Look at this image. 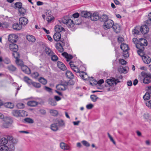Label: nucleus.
I'll return each mask as SVG.
<instances>
[{"instance_id": "54", "label": "nucleus", "mask_w": 151, "mask_h": 151, "mask_svg": "<svg viewBox=\"0 0 151 151\" xmlns=\"http://www.w3.org/2000/svg\"><path fill=\"white\" fill-rule=\"evenodd\" d=\"M17 106L19 109H22L24 108V106L22 103H19L17 105Z\"/></svg>"}, {"instance_id": "30", "label": "nucleus", "mask_w": 151, "mask_h": 151, "mask_svg": "<svg viewBox=\"0 0 151 151\" xmlns=\"http://www.w3.org/2000/svg\"><path fill=\"white\" fill-rule=\"evenodd\" d=\"M8 140L6 137H3L1 138L0 140V144L1 145H6L8 142Z\"/></svg>"}, {"instance_id": "10", "label": "nucleus", "mask_w": 151, "mask_h": 151, "mask_svg": "<svg viewBox=\"0 0 151 151\" xmlns=\"http://www.w3.org/2000/svg\"><path fill=\"white\" fill-rule=\"evenodd\" d=\"M17 36L16 35L11 34L9 35L8 40L10 42L14 43L17 42Z\"/></svg>"}, {"instance_id": "29", "label": "nucleus", "mask_w": 151, "mask_h": 151, "mask_svg": "<svg viewBox=\"0 0 151 151\" xmlns=\"http://www.w3.org/2000/svg\"><path fill=\"white\" fill-rule=\"evenodd\" d=\"M121 48L123 50L128 51L129 47L128 45L125 43H122L121 45Z\"/></svg>"}, {"instance_id": "3", "label": "nucleus", "mask_w": 151, "mask_h": 151, "mask_svg": "<svg viewBox=\"0 0 151 151\" xmlns=\"http://www.w3.org/2000/svg\"><path fill=\"white\" fill-rule=\"evenodd\" d=\"M72 69L75 72L80 73V75L83 79L86 80L88 79L89 77L87 74L83 71L80 72V69L77 66H75Z\"/></svg>"}, {"instance_id": "23", "label": "nucleus", "mask_w": 151, "mask_h": 151, "mask_svg": "<svg viewBox=\"0 0 151 151\" xmlns=\"http://www.w3.org/2000/svg\"><path fill=\"white\" fill-rule=\"evenodd\" d=\"M50 129L52 131L55 132L58 130L59 127L55 122L54 123H53L51 125Z\"/></svg>"}, {"instance_id": "43", "label": "nucleus", "mask_w": 151, "mask_h": 151, "mask_svg": "<svg viewBox=\"0 0 151 151\" xmlns=\"http://www.w3.org/2000/svg\"><path fill=\"white\" fill-rule=\"evenodd\" d=\"M50 113L51 115L54 116H57L58 114V111L57 110L54 109L50 110Z\"/></svg>"}, {"instance_id": "8", "label": "nucleus", "mask_w": 151, "mask_h": 151, "mask_svg": "<svg viewBox=\"0 0 151 151\" xmlns=\"http://www.w3.org/2000/svg\"><path fill=\"white\" fill-rule=\"evenodd\" d=\"M114 22L112 20L109 19L104 22V28L106 29L112 27L114 25Z\"/></svg>"}, {"instance_id": "33", "label": "nucleus", "mask_w": 151, "mask_h": 151, "mask_svg": "<svg viewBox=\"0 0 151 151\" xmlns=\"http://www.w3.org/2000/svg\"><path fill=\"white\" fill-rule=\"evenodd\" d=\"M48 103L51 105L55 106L57 105V103L55 100L52 98H50L48 100Z\"/></svg>"}, {"instance_id": "58", "label": "nucleus", "mask_w": 151, "mask_h": 151, "mask_svg": "<svg viewBox=\"0 0 151 151\" xmlns=\"http://www.w3.org/2000/svg\"><path fill=\"white\" fill-rule=\"evenodd\" d=\"M139 31L136 28L134 29L132 31V34L134 35H138L139 33Z\"/></svg>"}, {"instance_id": "35", "label": "nucleus", "mask_w": 151, "mask_h": 151, "mask_svg": "<svg viewBox=\"0 0 151 151\" xmlns=\"http://www.w3.org/2000/svg\"><path fill=\"white\" fill-rule=\"evenodd\" d=\"M65 74L66 76L70 79H72L74 77L73 73L71 71L69 70L66 71Z\"/></svg>"}, {"instance_id": "7", "label": "nucleus", "mask_w": 151, "mask_h": 151, "mask_svg": "<svg viewBox=\"0 0 151 151\" xmlns=\"http://www.w3.org/2000/svg\"><path fill=\"white\" fill-rule=\"evenodd\" d=\"M106 81L108 85L111 86L114 84L116 85L118 83L120 82L118 79L114 78H112L110 79H107Z\"/></svg>"}, {"instance_id": "2", "label": "nucleus", "mask_w": 151, "mask_h": 151, "mask_svg": "<svg viewBox=\"0 0 151 151\" xmlns=\"http://www.w3.org/2000/svg\"><path fill=\"white\" fill-rule=\"evenodd\" d=\"M140 42L137 43L135 46L136 47L139 49V50H144V46H146L147 45V41L144 39H140Z\"/></svg>"}, {"instance_id": "13", "label": "nucleus", "mask_w": 151, "mask_h": 151, "mask_svg": "<svg viewBox=\"0 0 151 151\" xmlns=\"http://www.w3.org/2000/svg\"><path fill=\"white\" fill-rule=\"evenodd\" d=\"M90 18L92 21H96L99 18V17L98 12H95L92 14L91 13Z\"/></svg>"}, {"instance_id": "11", "label": "nucleus", "mask_w": 151, "mask_h": 151, "mask_svg": "<svg viewBox=\"0 0 151 151\" xmlns=\"http://www.w3.org/2000/svg\"><path fill=\"white\" fill-rule=\"evenodd\" d=\"M63 23L66 24L68 27H72L74 25L73 21L70 19H65L63 21Z\"/></svg>"}, {"instance_id": "36", "label": "nucleus", "mask_w": 151, "mask_h": 151, "mask_svg": "<svg viewBox=\"0 0 151 151\" xmlns=\"http://www.w3.org/2000/svg\"><path fill=\"white\" fill-rule=\"evenodd\" d=\"M9 149V147L6 145H1L0 146V150L1 151H8Z\"/></svg>"}, {"instance_id": "19", "label": "nucleus", "mask_w": 151, "mask_h": 151, "mask_svg": "<svg viewBox=\"0 0 151 151\" xmlns=\"http://www.w3.org/2000/svg\"><path fill=\"white\" fill-rule=\"evenodd\" d=\"M57 65L58 67L62 70H65L66 69V67L62 62L60 61L58 62Z\"/></svg>"}, {"instance_id": "47", "label": "nucleus", "mask_w": 151, "mask_h": 151, "mask_svg": "<svg viewBox=\"0 0 151 151\" xmlns=\"http://www.w3.org/2000/svg\"><path fill=\"white\" fill-rule=\"evenodd\" d=\"M39 81L40 83H42L43 84L45 85L47 83L46 80L45 78H40L39 79Z\"/></svg>"}, {"instance_id": "9", "label": "nucleus", "mask_w": 151, "mask_h": 151, "mask_svg": "<svg viewBox=\"0 0 151 151\" xmlns=\"http://www.w3.org/2000/svg\"><path fill=\"white\" fill-rule=\"evenodd\" d=\"M25 112L24 110H14L12 111V114L14 116H24L23 114Z\"/></svg>"}, {"instance_id": "51", "label": "nucleus", "mask_w": 151, "mask_h": 151, "mask_svg": "<svg viewBox=\"0 0 151 151\" xmlns=\"http://www.w3.org/2000/svg\"><path fill=\"white\" fill-rule=\"evenodd\" d=\"M53 18V17L51 15L47 16V17L46 20L48 22H50L52 21Z\"/></svg>"}, {"instance_id": "46", "label": "nucleus", "mask_w": 151, "mask_h": 151, "mask_svg": "<svg viewBox=\"0 0 151 151\" xmlns=\"http://www.w3.org/2000/svg\"><path fill=\"white\" fill-rule=\"evenodd\" d=\"M31 84L37 88H39L41 87L40 84L39 83L36 82H32Z\"/></svg>"}, {"instance_id": "1", "label": "nucleus", "mask_w": 151, "mask_h": 151, "mask_svg": "<svg viewBox=\"0 0 151 151\" xmlns=\"http://www.w3.org/2000/svg\"><path fill=\"white\" fill-rule=\"evenodd\" d=\"M8 140V146L9 149L12 150H14L15 149L14 145L16 144L17 142V140L14 138L12 136L7 135L6 136Z\"/></svg>"}, {"instance_id": "45", "label": "nucleus", "mask_w": 151, "mask_h": 151, "mask_svg": "<svg viewBox=\"0 0 151 151\" xmlns=\"http://www.w3.org/2000/svg\"><path fill=\"white\" fill-rule=\"evenodd\" d=\"M14 5L17 8H18V9L22 7V4L20 2H18L14 4Z\"/></svg>"}, {"instance_id": "37", "label": "nucleus", "mask_w": 151, "mask_h": 151, "mask_svg": "<svg viewBox=\"0 0 151 151\" xmlns=\"http://www.w3.org/2000/svg\"><path fill=\"white\" fill-rule=\"evenodd\" d=\"M46 53L49 56H50L53 54V52L49 48L46 47L45 49Z\"/></svg>"}, {"instance_id": "63", "label": "nucleus", "mask_w": 151, "mask_h": 151, "mask_svg": "<svg viewBox=\"0 0 151 151\" xmlns=\"http://www.w3.org/2000/svg\"><path fill=\"white\" fill-rule=\"evenodd\" d=\"M79 16V14L78 13H75L73 14V17L74 18H77Z\"/></svg>"}, {"instance_id": "26", "label": "nucleus", "mask_w": 151, "mask_h": 151, "mask_svg": "<svg viewBox=\"0 0 151 151\" xmlns=\"http://www.w3.org/2000/svg\"><path fill=\"white\" fill-rule=\"evenodd\" d=\"M61 38V34L60 33L56 32L54 34L53 36V38L55 41H59Z\"/></svg>"}, {"instance_id": "22", "label": "nucleus", "mask_w": 151, "mask_h": 151, "mask_svg": "<svg viewBox=\"0 0 151 151\" xmlns=\"http://www.w3.org/2000/svg\"><path fill=\"white\" fill-rule=\"evenodd\" d=\"M55 31H56V32H58L60 33V32L62 31H65L64 29L60 25H58L56 26L55 27Z\"/></svg>"}, {"instance_id": "56", "label": "nucleus", "mask_w": 151, "mask_h": 151, "mask_svg": "<svg viewBox=\"0 0 151 151\" xmlns=\"http://www.w3.org/2000/svg\"><path fill=\"white\" fill-rule=\"evenodd\" d=\"M82 142L83 144L86 147H88L90 146V144L86 141L83 140Z\"/></svg>"}, {"instance_id": "57", "label": "nucleus", "mask_w": 151, "mask_h": 151, "mask_svg": "<svg viewBox=\"0 0 151 151\" xmlns=\"http://www.w3.org/2000/svg\"><path fill=\"white\" fill-rule=\"evenodd\" d=\"M119 62L122 65H124L126 64V62L123 59H119Z\"/></svg>"}, {"instance_id": "42", "label": "nucleus", "mask_w": 151, "mask_h": 151, "mask_svg": "<svg viewBox=\"0 0 151 151\" xmlns=\"http://www.w3.org/2000/svg\"><path fill=\"white\" fill-rule=\"evenodd\" d=\"M150 95L149 93L147 92L143 96V98L145 100H149L150 98Z\"/></svg>"}, {"instance_id": "60", "label": "nucleus", "mask_w": 151, "mask_h": 151, "mask_svg": "<svg viewBox=\"0 0 151 151\" xmlns=\"http://www.w3.org/2000/svg\"><path fill=\"white\" fill-rule=\"evenodd\" d=\"M45 14L47 16H50L51 15V11L50 10H47L45 11Z\"/></svg>"}, {"instance_id": "17", "label": "nucleus", "mask_w": 151, "mask_h": 151, "mask_svg": "<svg viewBox=\"0 0 151 151\" xmlns=\"http://www.w3.org/2000/svg\"><path fill=\"white\" fill-rule=\"evenodd\" d=\"M112 27L116 33L120 32L121 30L120 26L117 23H114V25H113Z\"/></svg>"}, {"instance_id": "31", "label": "nucleus", "mask_w": 151, "mask_h": 151, "mask_svg": "<svg viewBox=\"0 0 151 151\" xmlns=\"http://www.w3.org/2000/svg\"><path fill=\"white\" fill-rule=\"evenodd\" d=\"M12 27L14 29L19 30L22 28V26L19 25L18 23H14L13 24Z\"/></svg>"}, {"instance_id": "18", "label": "nucleus", "mask_w": 151, "mask_h": 151, "mask_svg": "<svg viewBox=\"0 0 151 151\" xmlns=\"http://www.w3.org/2000/svg\"><path fill=\"white\" fill-rule=\"evenodd\" d=\"M141 32L143 34H147L149 31V29L146 25L142 26L140 28Z\"/></svg>"}, {"instance_id": "59", "label": "nucleus", "mask_w": 151, "mask_h": 151, "mask_svg": "<svg viewBox=\"0 0 151 151\" xmlns=\"http://www.w3.org/2000/svg\"><path fill=\"white\" fill-rule=\"evenodd\" d=\"M39 76V73L37 72H34L32 74V76L35 78H37Z\"/></svg>"}, {"instance_id": "55", "label": "nucleus", "mask_w": 151, "mask_h": 151, "mask_svg": "<svg viewBox=\"0 0 151 151\" xmlns=\"http://www.w3.org/2000/svg\"><path fill=\"white\" fill-rule=\"evenodd\" d=\"M123 55L125 57H129V54L128 51L124 50L123 51Z\"/></svg>"}, {"instance_id": "4", "label": "nucleus", "mask_w": 151, "mask_h": 151, "mask_svg": "<svg viewBox=\"0 0 151 151\" xmlns=\"http://www.w3.org/2000/svg\"><path fill=\"white\" fill-rule=\"evenodd\" d=\"M9 47L10 50L14 52L12 53L13 55L15 58H17L18 57L16 56V55H19V53L17 52L18 49L17 45L14 43H12L9 45Z\"/></svg>"}, {"instance_id": "62", "label": "nucleus", "mask_w": 151, "mask_h": 151, "mask_svg": "<svg viewBox=\"0 0 151 151\" xmlns=\"http://www.w3.org/2000/svg\"><path fill=\"white\" fill-rule=\"evenodd\" d=\"M93 107V105L92 104H90L86 106V108L88 109H91Z\"/></svg>"}, {"instance_id": "28", "label": "nucleus", "mask_w": 151, "mask_h": 151, "mask_svg": "<svg viewBox=\"0 0 151 151\" xmlns=\"http://www.w3.org/2000/svg\"><path fill=\"white\" fill-rule=\"evenodd\" d=\"M142 59L144 63H149L151 61V59L147 56L143 57Z\"/></svg>"}, {"instance_id": "34", "label": "nucleus", "mask_w": 151, "mask_h": 151, "mask_svg": "<svg viewBox=\"0 0 151 151\" xmlns=\"http://www.w3.org/2000/svg\"><path fill=\"white\" fill-rule=\"evenodd\" d=\"M4 106L10 109H12L14 106V104L11 102L6 103L4 104Z\"/></svg>"}, {"instance_id": "44", "label": "nucleus", "mask_w": 151, "mask_h": 151, "mask_svg": "<svg viewBox=\"0 0 151 151\" xmlns=\"http://www.w3.org/2000/svg\"><path fill=\"white\" fill-rule=\"evenodd\" d=\"M7 68L11 71H14L16 70V68L14 65H11L7 67Z\"/></svg>"}, {"instance_id": "5", "label": "nucleus", "mask_w": 151, "mask_h": 151, "mask_svg": "<svg viewBox=\"0 0 151 151\" xmlns=\"http://www.w3.org/2000/svg\"><path fill=\"white\" fill-rule=\"evenodd\" d=\"M2 126L5 128H11L12 127V121L10 119L6 118L4 119Z\"/></svg>"}, {"instance_id": "49", "label": "nucleus", "mask_w": 151, "mask_h": 151, "mask_svg": "<svg viewBox=\"0 0 151 151\" xmlns=\"http://www.w3.org/2000/svg\"><path fill=\"white\" fill-rule=\"evenodd\" d=\"M24 120L25 122L29 123L32 124L34 122L33 120L29 118H26L24 119Z\"/></svg>"}, {"instance_id": "24", "label": "nucleus", "mask_w": 151, "mask_h": 151, "mask_svg": "<svg viewBox=\"0 0 151 151\" xmlns=\"http://www.w3.org/2000/svg\"><path fill=\"white\" fill-rule=\"evenodd\" d=\"M38 104V102L35 101H28L27 103L28 106L31 107L36 106Z\"/></svg>"}, {"instance_id": "15", "label": "nucleus", "mask_w": 151, "mask_h": 151, "mask_svg": "<svg viewBox=\"0 0 151 151\" xmlns=\"http://www.w3.org/2000/svg\"><path fill=\"white\" fill-rule=\"evenodd\" d=\"M60 148L62 150H70V147L67 144L64 142H62L60 143Z\"/></svg>"}, {"instance_id": "14", "label": "nucleus", "mask_w": 151, "mask_h": 151, "mask_svg": "<svg viewBox=\"0 0 151 151\" xmlns=\"http://www.w3.org/2000/svg\"><path fill=\"white\" fill-rule=\"evenodd\" d=\"M129 68L128 67H123L122 66H120L118 69V71L120 73L126 74L128 72Z\"/></svg>"}, {"instance_id": "61", "label": "nucleus", "mask_w": 151, "mask_h": 151, "mask_svg": "<svg viewBox=\"0 0 151 151\" xmlns=\"http://www.w3.org/2000/svg\"><path fill=\"white\" fill-rule=\"evenodd\" d=\"M118 41L119 43H122L124 41V39L122 37H119L118 38Z\"/></svg>"}, {"instance_id": "40", "label": "nucleus", "mask_w": 151, "mask_h": 151, "mask_svg": "<svg viewBox=\"0 0 151 151\" xmlns=\"http://www.w3.org/2000/svg\"><path fill=\"white\" fill-rule=\"evenodd\" d=\"M19 56V55H16V56H17V58L16 59V63L18 65L20 66L21 67L22 66V65H24L23 63L22 60H20L18 59V58Z\"/></svg>"}, {"instance_id": "50", "label": "nucleus", "mask_w": 151, "mask_h": 151, "mask_svg": "<svg viewBox=\"0 0 151 151\" xmlns=\"http://www.w3.org/2000/svg\"><path fill=\"white\" fill-rule=\"evenodd\" d=\"M90 98L92 101L93 102L96 101L97 99H98V97L94 95H91Z\"/></svg>"}, {"instance_id": "38", "label": "nucleus", "mask_w": 151, "mask_h": 151, "mask_svg": "<svg viewBox=\"0 0 151 151\" xmlns=\"http://www.w3.org/2000/svg\"><path fill=\"white\" fill-rule=\"evenodd\" d=\"M19 14L22 16H24L26 13V10L23 7H22L18 9Z\"/></svg>"}, {"instance_id": "27", "label": "nucleus", "mask_w": 151, "mask_h": 151, "mask_svg": "<svg viewBox=\"0 0 151 151\" xmlns=\"http://www.w3.org/2000/svg\"><path fill=\"white\" fill-rule=\"evenodd\" d=\"M64 45V43L63 42H62L61 43H59V45H57L56 48L60 52H62L63 51V46Z\"/></svg>"}, {"instance_id": "53", "label": "nucleus", "mask_w": 151, "mask_h": 151, "mask_svg": "<svg viewBox=\"0 0 151 151\" xmlns=\"http://www.w3.org/2000/svg\"><path fill=\"white\" fill-rule=\"evenodd\" d=\"M3 61L6 64H9L10 63L9 59L7 58H5L3 59Z\"/></svg>"}, {"instance_id": "64", "label": "nucleus", "mask_w": 151, "mask_h": 151, "mask_svg": "<svg viewBox=\"0 0 151 151\" xmlns=\"http://www.w3.org/2000/svg\"><path fill=\"white\" fill-rule=\"evenodd\" d=\"M146 105L149 107L151 108V100L146 103Z\"/></svg>"}, {"instance_id": "52", "label": "nucleus", "mask_w": 151, "mask_h": 151, "mask_svg": "<svg viewBox=\"0 0 151 151\" xmlns=\"http://www.w3.org/2000/svg\"><path fill=\"white\" fill-rule=\"evenodd\" d=\"M50 56L51 57V59L53 61H56L57 60L58 58V57L56 55H53V54H52V55Z\"/></svg>"}, {"instance_id": "12", "label": "nucleus", "mask_w": 151, "mask_h": 151, "mask_svg": "<svg viewBox=\"0 0 151 151\" xmlns=\"http://www.w3.org/2000/svg\"><path fill=\"white\" fill-rule=\"evenodd\" d=\"M19 22L21 25L23 26L26 25L28 23L27 19L24 17L20 18L19 19Z\"/></svg>"}, {"instance_id": "39", "label": "nucleus", "mask_w": 151, "mask_h": 151, "mask_svg": "<svg viewBox=\"0 0 151 151\" xmlns=\"http://www.w3.org/2000/svg\"><path fill=\"white\" fill-rule=\"evenodd\" d=\"M23 80L29 85H31L32 82L31 80L26 76L24 77Z\"/></svg>"}, {"instance_id": "32", "label": "nucleus", "mask_w": 151, "mask_h": 151, "mask_svg": "<svg viewBox=\"0 0 151 151\" xmlns=\"http://www.w3.org/2000/svg\"><path fill=\"white\" fill-rule=\"evenodd\" d=\"M57 90L60 91H64L65 90V85L62 84H58L56 86Z\"/></svg>"}, {"instance_id": "25", "label": "nucleus", "mask_w": 151, "mask_h": 151, "mask_svg": "<svg viewBox=\"0 0 151 151\" xmlns=\"http://www.w3.org/2000/svg\"><path fill=\"white\" fill-rule=\"evenodd\" d=\"M26 38L30 42H34L36 40L35 37L31 35H27L26 36Z\"/></svg>"}, {"instance_id": "41", "label": "nucleus", "mask_w": 151, "mask_h": 151, "mask_svg": "<svg viewBox=\"0 0 151 151\" xmlns=\"http://www.w3.org/2000/svg\"><path fill=\"white\" fill-rule=\"evenodd\" d=\"M108 17L106 14H103L101 16L100 19H102V21L105 22L107 20H109L108 19Z\"/></svg>"}, {"instance_id": "48", "label": "nucleus", "mask_w": 151, "mask_h": 151, "mask_svg": "<svg viewBox=\"0 0 151 151\" xmlns=\"http://www.w3.org/2000/svg\"><path fill=\"white\" fill-rule=\"evenodd\" d=\"M144 50H138L137 51V53L138 55L141 57L142 58L143 57L145 56L143 52Z\"/></svg>"}, {"instance_id": "6", "label": "nucleus", "mask_w": 151, "mask_h": 151, "mask_svg": "<svg viewBox=\"0 0 151 151\" xmlns=\"http://www.w3.org/2000/svg\"><path fill=\"white\" fill-rule=\"evenodd\" d=\"M142 76L143 77V81L145 84H148L150 81L151 74L149 73H146L144 72L141 73Z\"/></svg>"}, {"instance_id": "21", "label": "nucleus", "mask_w": 151, "mask_h": 151, "mask_svg": "<svg viewBox=\"0 0 151 151\" xmlns=\"http://www.w3.org/2000/svg\"><path fill=\"white\" fill-rule=\"evenodd\" d=\"M91 13L90 12L83 11L81 12V16L85 18H89L91 17Z\"/></svg>"}, {"instance_id": "16", "label": "nucleus", "mask_w": 151, "mask_h": 151, "mask_svg": "<svg viewBox=\"0 0 151 151\" xmlns=\"http://www.w3.org/2000/svg\"><path fill=\"white\" fill-rule=\"evenodd\" d=\"M21 67L22 71L25 73L28 74H30L31 73L30 70L27 66L24 65Z\"/></svg>"}, {"instance_id": "20", "label": "nucleus", "mask_w": 151, "mask_h": 151, "mask_svg": "<svg viewBox=\"0 0 151 151\" xmlns=\"http://www.w3.org/2000/svg\"><path fill=\"white\" fill-rule=\"evenodd\" d=\"M58 127H64L65 123L64 122L62 119H57L55 122Z\"/></svg>"}]
</instances>
